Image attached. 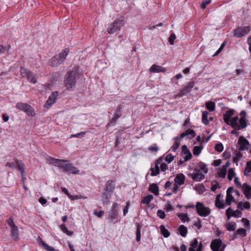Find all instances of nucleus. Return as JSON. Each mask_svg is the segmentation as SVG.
Here are the masks:
<instances>
[{"label":"nucleus","mask_w":251,"mask_h":251,"mask_svg":"<svg viewBox=\"0 0 251 251\" xmlns=\"http://www.w3.org/2000/svg\"><path fill=\"white\" fill-rule=\"evenodd\" d=\"M14 164L17 166V169L21 172L22 176L24 177L25 174L24 164L21 161L18 160H15Z\"/></svg>","instance_id":"19"},{"label":"nucleus","mask_w":251,"mask_h":251,"mask_svg":"<svg viewBox=\"0 0 251 251\" xmlns=\"http://www.w3.org/2000/svg\"><path fill=\"white\" fill-rule=\"evenodd\" d=\"M241 188L246 197L248 199H250L251 198V186L247 183H244Z\"/></svg>","instance_id":"14"},{"label":"nucleus","mask_w":251,"mask_h":251,"mask_svg":"<svg viewBox=\"0 0 251 251\" xmlns=\"http://www.w3.org/2000/svg\"><path fill=\"white\" fill-rule=\"evenodd\" d=\"M141 227L139 226H138V227H137V230H136V240L137 242L140 241V239H141Z\"/></svg>","instance_id":"48"},{"label":"nucleus","mask_w":251,"mask_h":251,"mask_svg":"<svg viewBox=\"0 0 251 251\" xmlns=\"http://www.w3.org/2000/svg\"><path fill=\"white\" fill-rule=\"evenodd\" d=\"M153 197L151 195H149L146 197H145L143 199L142 201V202L146 204H149L151 201L153 199Z\"/></svg>","instance_id":"44"},{"label":"nucleus","mask_w":251,"mask_h":251,"mask_svg":"<svg viewBox=\"0 0 251 251\" xmlns=\"http://www.w3.org/2000/svg\"><path fill=\"white\" fill-rule=\"evenodd\" d=\"M11 235L15 240H17L19 239V233L17 226L11 228Z\"/></svg>","instance_id":"21"},{"label":"nucleus","mask_w":251,"mask_h":251,"mask_svg":"<svg viewBox=\"0 0 251 251\" xmlns=\"http://www.w3.org/2000/svg\"><path fill=\"white\" fill-rule=\"evenodd\" d=\"M103 200L102 202L103 204H107L109 202V197H108L107 194L106 193H103L102 194Z\"/></svg>","instance_id":"54"},{"label":"nucleus","mask_w":251,"mask_h":251,"mask_svg":"<svg viewBox=\"0 0 251 251\" xmlns=\"http://www.w3.org/2000/svg\"><path fill=\"white\" fill-rule=\"evenodd\" d=\"M68 171L74 174H77L79 172V171L75 167L72 163H70L68 164L67 168L66 169V172Z\"/></svg>","instance_id":"23"},{"label":"nucleus","mask_w":251,"mask_h":251,"mask_svg":"<svg viewBox=\"0 0 251 251\" xmlns=\"http://www.w3.org/2000/svg\"><path fill=\"white\" fill-rule=\"evenodd\" d=\"M185 178V177L183 174H178L176 176L174 181L179 185H182L184 183Z\"/></svg>","instance_id":"18"},{"label":"nucleus","mask_w":251,"mask_h":251,"mask_svg":"<svg viewBox=\"0 0 251 251\" xmlns=\"http://www.w3.org/2000/svg\"><path fill=\"white\" fill-rule=\"evenodd\" d=\"M16 107L25 112L28 116H34L35 115L32 107L27 103L18 102L17 103Z\"/></svg>","instance_id":"6"},{"label":"nucleus","mask_w":251,"mask_h":251,"mask_svg":"<svg viewBox=\"0 0 251 251\" xmlns=\"http://www.w3.org/2000/svg\"><path fill=\"white\" fill-rule=\"evenodd\" d=\"M166 210L168 212L172 210L173 209V206L169 202L165 206Z\"/></svg>","instance_id":"64"},{"label":"nucleus","mask_w":251,"mask_h":251,"mask_svg":"<svg viewBox=\"0 0 251 251\" xmlns=\"http://www.w3.org/2000/svg\"><path fill=\"white\" fill-rule=\"evenodd\" d=\"M178 230L180 235L182 237H185L187 233V229L183 225H181L179 228Z\"/></svg>","instance_id":"35"},{"label":"nucleus","mask_w":251,"mask_h":251,"mask_svg":"<svg viewBox=\"0 0 251 251\" xmlns=\"http://www.w3.org/2000/svg\"><path fill=\"white\" fill-rule=\"evenodd\" d=\"M149 190L155 195L158 194V187L155 184H152L151 185Z\"/></svg>","instance_id":"45"},{"label":"nucleus","mask_w":251,"mask_h":251,"mask_svg":"<svg viewBox=\"0 0 251 251\" xmlns=\"http://www.w3.org/2000/svg\"><path fill=\"white\" fill-rule=\"evenodd\" d=\"M166 69L162 66L156 64L152 65L150 69V73L165 72Z\"/></svg>","instance_id":"16"},{"label":"nucleus","mask_w":251,"mask_h":251,"mask_svg":"<svg viewBox=\"0 0 251 251\" xmlns=\"http://www.w3.org/2000/svg\"><path fill=\"white\" fill-rule=\"evenodd\" d=\"M47 160L50 164L56 167L58 166L59 162H61V161H60V159H56L52 157H49L47 159Z\"/></svg>","instance_id":"29"},{"label":"nucleus","mask_w":251,"mask_h":251,"mask_svg":"<svg viewBox=\"0 0 251 251\" xmlns=\"http://www.w3.org/2000/svg\"><path fill=\"white\" fill-rule=\"evenodd\" d=\"M159 228L161 234L163 235L164 237L167 238L170 236V233L169 231L167 229H166L164 226L161 225L160 226Z\"/></svg>","instance_id":"32"},{"label":"nucleus","mask_w":251,"mask_h":251,"mask_svg":"<svg viewBox=\"0 0 251 251\" xmlns=\"http://www.w3.org/2000/svg\"><path fill=\"white\" fill-rule=\"evenodd\" d=\"M235 173L233 169L230 168L228 171L227 178L229 181H231L234 177Z\"/></svg>","instance_id":"46"},{"label":"nucleus","mask_w":251,"mask_h":251,"mask_svg":"<svg viewBox=\"0 0 251 251\" xmlns=\"http://www.w3.org/2000/svg\"><path fill=\"white\" fill-rule=\"evenodd\" d=\"M118 205L114 202L109 213V220L110 222L115 224L118 221Z\"/></svg>","instance_id":"7"},{"label":"nucleus","mask_w":251,"mask_h":251,"mask_svg":"<svg viewBox=\"0 0 251 251\" xmlns=\"http://www.w3.org/2000/svg\"><path fill=\"white\" fill-rule=\"evenodd\" d=\"M215 150L219 152H222L224 150L223 144L222 143L217 144L215 146Z\"/></svg>","instance_id":"49"},{"label":"nucleus","mask_w":251,"mask_h":251,"mask_svg":"<svg viewBox=\"0 0 251 251\" xmlns=\"http://www.w3.org/2000/svg\"><path fill=\"white\" fill-rule=\"evenodd\" d=\"M215 205L219 209H223L225 207V204L223 201L221 200V195H218L215 200Z\"/></svg>","instance_id":"22"},{"label":"nucleus","mask_w":251,"mask_h":251,"mask_svg":"<svg viewBox=\"0 0 251 251\" xmlns=\"http://www.w3.org/2000/svg\"><path fill=\"white\" fill-rule=\"evenodd\" d=\"M235 201V200L231 194L228 193L226 194V204L229 205L231 204L232 202H234Z\"/></svg>","instance_id":"36"},{"label":"nucleus","mask_w":251,"mask_h":251,"mask_svg":"<svg viewBox=\"0 0 251 251\" xmlns=\"http://www.w3.org/2000/svg\"><path fill=\"white\" fill-rule=\"evenodd\" d=\"M194 227H197L198 229H200L201 227V221L200 219L198 220V222L194 224Z\"/></svg>","instance_id":"61"},{"label":"nucleus","mask_w":251,"mask_h":251,"mask_svg":"<svg viewBox=\"0 0 251 251\" xmlns=\"http://www.w3.org/2000/svg\"><path fill=\"white\" fill-rule=\"evenodd\" d=\"M69 51L68 48H65L59 54L54 56L50 61V65L52 67H56L62 64L65 60Z\"/></svg>","instance_id":"2"},{"label":"nucleus","mask_w":251,"mask_h":251,"mask_svg":"<svg viewBox=\"0 0 251 251\" xmlns=\"http://www.w3.org/2000/svg\"><path fill=\"white\" fill-rule=\"evenodd\" d=\"M198 241L197 239H195L190 244L189 248V251H196L197 249Z\"/></svg>","instance_id":"31"},{"label":"nucleus","mask_w":251,"mask_h":251,"mask_svg":"<svg viewBox=\"0 0 251 251\" xmlns=\"http://www.w3.org/2000/svg\"><path fill=\"white\" fill-rule=\"evenodd\" d=\"M120 110H117L115 113L114 117L112 118L111 122L107 124V126H110L112 122H115L121 116Z\"/></svg>","instance_id":"42"},{"label":"nucleus","mask_w":251,"mask_h":251,"mask_svg":"<svg viewBox=\"0 0 251 251\" xmlns=\"http://www.w3.org/2000/svg\"><path fill=\"white\" fill-rule=\"evenodd\" d=\"M174 159V156L171 153L168 154L165 157V161L168 163H171Z\"/></svg>","instance_id":"53"},{"label":"nucleus","mask_w":251,"mask_h":251,"mask_svg":"<svg viewBox=\"0 0 251 251\" xmlns=\"http://www.w3.org/2000/svg\"><path fill=\"white\" fill-rule=\"evenodd\" d=\"M188 135H190L192 138L194 137L196 135L195 131L193 129H188L187 130H186L185 131L182 132L180 135L179 139H182L184 137L188 136Z\"/></svg>","instance_id":"20"},{"label":"nucleus","mask_w":251,"mask_h":251,"mask_svg":"<svg viewBox=\"0 0 251 251\" xmlns=\"http://www.w3.org/2000/svg\"><path fill=\"white\" fill-rule=\"evenodd\" d=\"M242 213L239 210L233 211L232 217H241L242 216Z\"/></svg>","instance_id":"59"},{"label":"nucleus","mask_w":251,"mask_h":251,"mask_svg":"<svg viewBox=\"0 0 251 251\" xmlns=\"http://www.w3.org/2000/svg\"><path fill=\"white\" fill-rule=\"evenodd\" d=\"M233 210L231 207H228L226 210V214L228 220H229L232 216Z\"/></svg>","instance_id":"50"},{"label":"nucleus","mask_w":251,"mask_h":251,"mask_svg":"<svg viewBox=\"0 0 251 251\" xmlns=\"http://www.w3.org/2000/svg\"><path fill=\"white\" fill-rule=\"evenodd\" d=\"M181 149L183 154L185 155V156L183 157L184 161H188L191 159L192 155L190 151L187 149L186 146H182Z\"/></svg>","instance_id":"17"},{"label":"nucleus","mask_w":251,"mask_h":251,"mask_svg":"<svg viewBox=\"0 0 251 251\" xmlns=\"http://www.w3.org/2000/svg\"><path fill=\"white\" fill-rule=\"evenodd\" d=\"M39 244L42 245L44 249L47 251H54V249L46 243H45L41 239H40Z\"/></svg>","instance_id":"28"},{"label":"nucleus","mask_w":251,"mask_h":251,"mask_svg":"<svg viewBox=\"0 0 251 251\" xmlns=\"http://www.w3.org/2000/svg\"><path fill=\"white\" fill-rule=\"evenodd\" d=\"M205 106L209 111H213L215 109V104L214 102L208 101L205 103Z\"/></svg>","instance_id":"30"},{"label":"nucleus","mask_w":251,"mask_h":251,"mask_svg":"<svg viewBox=\"0 0 251 251\" xmlns=\"http://www.w3.org/2000/svg\"><path fill=\"white\" fill-rule=\"evenodd\" d=\"M188 176L195 181H200L204 178V175L200 172V170L195 169L193 173H189Z\"/></svg>","instance_id":"9"},{"label":"nucleus","mask_w":251,"mask_h":251,"mask_svg":"<svg viewBox=\"0 0 251 251\" xmlns=\"http://www.w3.org/2000/svg\"><path fill=\"white\" fill-rule=\"evenodd\" d=\"M251 158L250 161H248L246 164V167L244 172L245 176H249L251 175Z\"/></svg>","instance_id":"27"},{"label":"nucleus","mask_w":251,"mask_h":251,"mask_svg":"<svg viewBox=\"0 0 251 251\" xmlns=\"http://www.w3.org/2000/svg\"><path fill=\"white\" fill-rule=\"evenodd\" d=\"M233 114H234V110L231 109V110H229L226 111V113L224 115V116L230 118L232 116Z\"/></svg>","instance_id":"58"},{"label":"nucleus","mask_w":251,"mask_h":251,"mask_svg":"<svg viewBox=\"0 0 251 251\" xmlns=\"http://www.w3.org/2000/svg\"><path fill=\"white\" fill-rule=\"evenodd\" d=\"M196 208L198 214L201 217H207L211 212L209 207H205L202 203L200 202L196 203Z\"/></svg>","instance_id":"5"},{"label":"nucleus","mask_w":251,"mask_h":251,"mask_svg":"<svg viewBox=\"0 0 251 251\" xmlns=\"http://www.w3.org/2000/svg\"><path fill=\"white\" fill-rule=\"evenodd\" d=\"M178 140H180L179 138L178 137H176L175 138V142L173 145V146L171 147V150L173 151H176L177 149L178 148L179 145H180V142L178 141Z\"/></svg>","instance_id":"40"},{"label":"nucleus","mask_w":251,"mask_h":251,"mask_svg":"<svg viewBox=\"0 0 251 251\" xmlns=\"http://www.w3.org/2000/svg\"><path fill=\"white\" fill-rule=\"evenodd\" d=\"M75 73L73 71L69 72L66 74L64 79V84L65 87L67 89H71L75 87Z\"/></svg>","instance_id":"3"},{"label":"nucleus","mask_w":251,"mask_h":251,"mask_svg":"<svg viewBox=\"0 0 251 251\" xmlns=\"http://www.w3.org/2000/svg\"><path fill=\"white\" fill-rule=\"evenodd\" d=\"M226 172H227V170L222 167V168L219 169L217 174H218L219 177H221V178H225L226 177Z\"/></svg>","instance_id":"39"},{"label":"nucleus","mask_w":251,"mask_h":251,"mask_svg":"<svg viewBox=\"0 0 251 251\" xmlns=\"http://www.w3.org/2000/svg\"><path fill=\"white\" fill-rule=\"evenodd\" d=\"M233 161L238 165V162L241 160L242 155L240 151H235L233 154Z\"/></svg>","instance_id":"24"},{"label":"nucleus","mask_w":251,"mask_h":251,"mask_svg":"<svg viewBox=\"0 0 251 251\" xmlns=\"http://www.w3.org/2000/svg\"><path fill=\"white\" fill-rule=\"evenodd\" d=\"M104 213V211L100 210L99 211H98L97 210H95L94 211V214L97 216H98L99 218H101L102 216L103 215Z\"/></svg>","instance_id":"57"},{"label":"nucleus","mask_w":251,"mask_h":251,"mask_svg":"<svg viewBox=\"0 0 251 251\" xmlns=\"http://www.w3.org/2000/svg\"><path fill=\"white\" fill-rule=\"evenodd\" d=\"M202 149L203 146L202 145L199 146H195L193 150V154L196 156L199 155L201 153Z\"/></svg>","instance_id":"38"},{"label":"nucleus","mask_w":251,"mask_h":251,"mask_svg":"<svg viewBox=\"0 0 251 251\" xmlns=\"http://www.w3.org/2000/svg\"><path fill=\"white\" fill-rule=\"evenodd\" d=\"M157 216H158L160 218L163 219L165 218L166 214L165 213V212L161 210H158L157 212Z\"/></svg>","instance_id":"55"},{"label":"nucleus","mask_w":251,"mask_h":251,"mask_svg":"<svg viewBox=\"0 0 251 251\" xmlns=\"http://www.w3.org/2000/svg\"><path fill=\"white\" fill-rule=\"evenodd\" d=\"M211 2V0H203L202 1V3L201 4V7L202 8V9H205L206 7V6L210 4Z\"/></svg>","instance_id":"56"},{"label":"nucleus","mask_w":251,"mask_h":251,"mask_svg":"<svg viewBox=\"0 0 251 251\" xmlns=\"http://www.w3.org/2000/svg\"><path fill=\"white\" fill-rule=\"evenodd\" d=\"M176 39V36L174 33H172L170 35L169 38V42L171 45H173L174 44Z\"/></svg>","instance_id":"51"},{"label":"nucleus","mask_w":251,"mask_h":251,"mask_svg":"<svg viewBox=\"0 0 251 251\" xmlns=\"http://www.w3.org/2000/svg\"><path fill=\"white\" fill-rule=\"evenodd\" d=\"M251 30V27L249 26H244L243 27L241 30H238V29H234V31H250Z\"/></svg>","instance_id":"60"},{"label":"nucleus","mask_w":251,"mask_h":251,"mask_svg":"<svg viewBox=\"0 0 251 251\" xmlns=\"http://www.w3.org/2000/svg\"><path fill=\"white\" fill-rule=\"evenodd\" d=\"M58 96V93L57 91L53 92L47 100L44 107L47 108H50L56 101Z\"/></svg>","instance_id":"11"},{"label":"nucleus","mask_w":251,"mask_h":251,"mask_svg":"<svg viewBox=\"0 0 251 251\" xmlns=\"http://www.w3.org/2000/svg\"><path fill=\"white\" fill-rule=\"evenodd\" d=\"M125 22L123 17H120L114 21L108 27L107 31H119L125 25Z\"/></svg>","instance_id":"4"},{"label":"nucleus","mask_w":251,"mask_h":251,"mask_svg":"<svg viewBox=\"0 0 251 251\" xmlns=\"http://www.w3.org/2000/svg\"><path fill=\"white\" fill-rule=\"evenodd\" d=\"M234 183L237 187L242 188L243 185H242L240 182L239 181L238 177H235Z\"/></svg>","instance_id":"62"},{"label":"nucleus","mask_w":251,"mask_h":251,"mask_svg":"<svg viewBox=\"0 0 251 251\" xmlns=\"http://www.w3.org/2000/svg\"><path fill=\"white\" fill-rule=\"evenodd\" d=\"M208 112L206 111H203L202 113V122L205 125H207L209 124L208 120Z\"/></svg>","instance_id":"34"},{"label":"nucleus","mask_w":251,"mask_h":251,"mask_svg":"<svg viewBox=\"0 0 251 251\" xmlns=\"http://www.w3.org/2000/svg\"><path fill=\"white\" fill-rule=\"evenodd\" d=\"M7 223L8 225L11 228H13V227H14L17 226L14 224L13 218H12V217H10L7 220Z\"/></svg>","instance_id":"52"},{"label":"nucleus","mask_w":251,"mask_h":251,"mask_svg":"<svg viewBox=\"0 0 251 251\" xmlns=\"http://www.w3.org/2000/svg\"><path fill=\"white\" fill-rule=\"evenodd\" d=\"M115 189L114 182L112 180H108L105 184L104 190L108 193H112Z\"/></svg>","instance_id":"15"},{"label":"nucleus","mask_w":251,"mask_h":251,"mask_svg":"<svg viewBox=\"0 0 251 251\" xmlns=\"http://www.w3.org/2000/svg\"><path fill=\"white\" fill-rule=\"evenodd\" d=\"M237 235H239L240 236L242 237H245L247 235V231L245 229L243 228H239L236 230V232L234 233L233 238H237Z\"/></svg>","instance_id":"25"},{"label":"nucleus","mask_w":251,"mask_h":251,"mask_svg":"<svg viewBox=\"0 0 251 251\" xmlns=\"http://www.w3.org/2000/svg\"><path fill=\"white\" fill-rule=\"evenodd\" d=\"M60 161L61 162H59L58 167L63 171L66 172V169L67 168L68 164L69 163L67 160L60 159Z\"/></svg>","instance_id":"26"},{"label":"nucleus","mask_w":251,"mask_h":251,"mask_svg":"<svg viewBox=\"0 0 251 251\" xmlns=\"http://www.w3.org/2000/svg\"><path fill=\"white\" fill-rule=\"evenodd\" d=\"M198 170H200V172L202 173V174H206L208 172V169L206 168V165L204 163H201L199 165V169Z\"/></svg>","instance_id":"41"},{"label":"nucleus","mask_w":251,"mask_h":251,"mask_svg":"<svg viewBox=\"0 0 251 251\" xmlns=\"http://www.w3.org/2000/svg\"><path fill=\"white\" fill-rule=\"evenodd\" d=\"M60 228L63 232L69 236H71L73 234V232L72 231H69L67 227L64 224L61 225L60 226Z\"/></svg>","instance_id":"43"},{"label":"nucleus","mask_w":251,"mask_h":251,"mask_svg":"<svg viewBox=\"0 0 251 251\" xmlns=\"http://www.w3.org/2000/svg\"><path fill=\"white\" fill-rule=\"evenodd\" d=\"M246 113L245 111H242L240 115L241 116V118L239 120V125H238V117L235 116L232 118L230 122V126L233 128H236L238 130H240L243 128H245L247 126L246 118Z\"/></svg>","instance_id":"1"},{"label":"nucleus","mask_w":251,"mask_h":251,"mask_svg":"<svg viewBox=\"0 0 251 251\" xmlns=\"http://www.w3.org/2000/svg\"><path fill=\"white\" fill-rule=\"evenodd\" d=\"M194 87V83L192 82H189L187 85L184 86L180 91L179 96L182 97V96L186 95L187 93L190 92Z\"/></svg>","instance_id":"12"},{"label":"nucleus","mask_w":251,"mask_h":251,"mask_svg":"<svg viewBox=\"0 0 251 251\" xmlns=\"http://www.w3.org/2000/svg\"><path fill=\"white\" fill-rule=\"evenodd\" d=\"M151 176H155L159 174V168L158 164H155L154 168H151Z\"/></svg>","instance_id":"37"},{"label":"nucleus","mask_w":251,"mask_h":251,"mask_svg":"<svg viewBox=\"0 0 251 251\" xmlns=\"http://www.w3.org/2000/svg\"><path fill=\"white\" fill-rule=\"evenodd\" d=\"M226 227L228 231H234L236 228V224L235 223L228 222L226 225Z\"/></svg>","instance_id":"33"},{"label":"nucleus","mask_w":251,"mask_h":251,"mask_svg":"<svg viewBox=\"0 0 251 251\" xmlns=\"http://www.w3.org/2000/svg\"><path fill=\"white\" fill-rule=\"evenodd\" d=\"M221 245L222 241L220 239H216L212 241L210 247L212 251H219Z\"/></svg>","instance_id":"13"},{"label":"nucleus","mask_w":251,"mask_h":251,"mask_svg":"<svg viewBox=\"0 0 251 251\" xmlns=\"http://www.w3.org/2000/svg\"><path fill=\"white\" fill-rule=\"evenodd\" d=\"M238 144L240 146V151L248 150L250 147L249 141L243 136L239 137Z\"/></svg>","instance_id":"10"},{"label":"nucleus","mask_w":251,"mask_h":251,"mask_svg":"<svg viewBox=\"0 0 251 251\" xmlns=\"http://www.w3.org/2000/svg\"><path fill=\"white\" fill-rule=\"evenodd\" d=\"M245 35L244 32H234L233 36L238 38H240Z\"/></svg>","instance_id":"63"},{"label":"nucleus","mask_w":251,"mask_h":251,"mask_svg":"<svg viewBox=\"0 0 251 251\" xmlns=\"http://www.w3.org/2000/svg\"><path fill=\"white\" fill-rule=\"evenodd\" d=\"M21 75L23 77H26L29 81L33 84L37 82V78L31 72L26 70L25 69L21 68Z\"/></svg>","instance_id":"8"},{"label":"nucleus","mask_w":251,"mask_h":251,"mask_svg":"<svg viewBox=\"0 0 251 251\" xmlns=\"http://www.w3.org/2000/svg\"><path fill=\"white\" fill-rule=\"evenodd\" d=\"M178 217L181 220V221L183 222H185L186 221H188L189 220V218L186 214H184L183 213H179L178 215Z\"/></svg>","instance_id":"47"}]
</instances>
